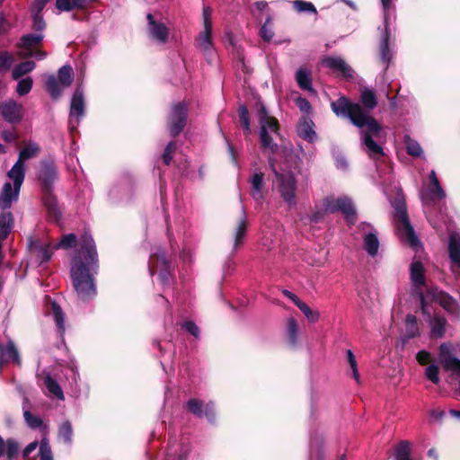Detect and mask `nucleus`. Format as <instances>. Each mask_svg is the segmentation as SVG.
<instances>
[{"instance_id": "f257e3e1", "label": "nucleus", "mask_w": 460, "mask_h": 460, "mask_svg": "<svg viewBox=\"0 0 460 460\" xmlns=\"http://www.w3.org/2000/svg\"><path fill=\"white\" fill-rule=\"evenodd\" d=\"M331 107L337 116L349 118L356 127L361 129V139L369 157L378 159L384 155L381 145L385 140V133L381 125L369 116L367 111L344 96L332 102Z\"/></svg>"}, {"instance_id": "f03ea898", "label": "nucleus", "mask_w": 460, "mask_h": 460, "mask_svg": "<svg viewBox=\"0 0 460 460\" xmlns=\"http://www.w3.org/2000/svg\"><path fill=\"white\" fill-rule=\"evenodd\" d=\"M99 269L98 254L91 234L85 233L80 241V248L72 259L71 280L78 299L89 301L97 293L94 276Z\"/></svg>"}, {"instance_id": "7ed1b4c3", "label": "nucleus", "mask_w": 460, "mask_h": 460, "mask_svg": "<svg viewBox=\"0 0 460 460\" xmlns=\"http://www.w3.org/2000/svg\"><path fill=\"white\" fill-rule=\"evenodd\" d=\"M420 301L421 313L425 321L430 327V336L433 339H438L444 336L446 332L447 321L443 316L437 315L431 306L432 303H438L447 312L460 315V305L451 296L437 288L429 287L426 289V294L420 292Z\"/></svg>"}, {"instance_id": "20e7f679", "label": "nucleus", "mask_w": 460, "mask_h": 460, "mask_svg": "<svg viewBox=\"0 0 460 460\" xmlns=\"http://www.w3.org/2000/svg\"><path fill=\"white\" fill-rule=\"evenodd\" d=\"M269 164L275 174L276 183L282 199L289 207H295L296 203V181L294 172L288 170V164H285V167L279 171L273 157L269 158Z\"/></svg>"}, {"instance_id": "39448f33", "label": "nucleus", "mask_w": 460, "mask_h": 460, "mask_svg": "<svg viewBox=\"0 0 460 460\" xmlns=\"http://www.w3.org/2000/svg\"><path fill=\"white\" fill-rule=\"evenodd\" d=\"M392 205L394 208L395 217L397 219L396 227L401 238L407 242L411 247L417 248L420 244L419 240L410 224L403 199L398 198Z\"/></svg>"}, {"instance_id": "423d86ee", "label": "nucleus", "mask_w": 460, "mask_h": 460, "mask_svg": "<svg viewBox=\"0 0 460 460\" xmlns=\"http://www.w3.org/2000/svg\"><path fill=\"white\" fill-rule=\"evenodd\" d=\"M259 119L261 124V141L264 149L270 150L273 154L279 151V147L273 144L272 136L278 134V121L270 117L263 105L259 109Z\"/></svg>"}, {"instance_id": "0eeeda50", "label": "nucleus", "mask_w": 460, "mask_h": 460, "mask_svg": "<svg viewBox=\"0 0 460 460\" xmlns=\"http://www.w3.org/2000/svg\"><path fill=\"white\" fill-rule=\"evenodd\" d=\"M7 176L13 181V188L10 182L4 183L0 193V208L3 209L11 207L12 202L17 200L24 177L15 169H11L7 172Z\"/></svg>"}, {"instance_id": "6e6552de", "label": "nucleus", "mask_w": 460, "mask_h": 460, "mask_svg": "<svg viewBox=\"0 0 460 460\" xmlns=\"http://www.w3.org/2000/svg\"><path fill=\"white\" fill-rule=\"evenodd\" d=\"M323 208L327 213L342 212L348 222L353 224L356 218V209L352 201L346 197H327L323 201Z\"/></svg>"}, {"instance_id": "1a4fd4ad", "label": "nucleus", "mask_w": 460, "mask_h": 460, "mask_svg": "<svg viewBox=\"0 0 460 460\" xmlns=\"http://www.w3.org/2000/svg\"><path fill=\"white\" fill-rule=\"evenodd\" d=\"M146 20L149 38L159 44L166 43L169 37V28L165 19L160 15L148 13Z\"/></svg>"}, {"instance_id": "9d476101", "label": "nucleus", "mask_w": 460, "mask_h": 460, "mask_svg": "<svg viewBox=\"0 0 460 460\" xmlns=\"http://www.w3.org/2000/svg\"><path fill=\"white\" fill-rule=\"evenodd\" d=\"M84 115V98L81 88H77L70 103L69 127L71 130L76 128L81 118Z\"/></svg>"}, {"instance_id": "9b49d317", "label": "nucleus", "mask_w": 460, "mask_h": 460, "mask_svg": "<svg viewBox=\"0 0 460 460\" xmlns=\"http://www.w3.org/2000/svg\"><path fill=\"white\" fill-rule=\"evenodd\" d=\"M187 119V108L182 102L175 104L172 108L169 119V130L172 137L177 136L185 127Z\"/></svg>"}, {"instance_id": "f8f14e48", "label": "nucleus", "mask_w": 460, "mask_h": 460, "mask_svg": "<svg viewBox=\"0 0 460 460\" xmlns=\"http://www.w3.org/2000/svg\"><path fill=\"white\" fill-rule=\"evenodd\" d=\"M0 115L8 123H20L23 118V107L14 100H7L0 104Z\"/></svg>"}, {"instance_id": "ddd939ff", "label": "nucleus", "mask_w": 460, "mask_h": 460, "mask_svg": "<svg viewBox=\"0 0 460 460\" xmlns=\"http://www.w3.org/2000/svg\"><path fill=\"white\" fill-rule=\"evenodd\" d=\"M411 281L414 289V292L420 298V292L425 294L422 291V288L426 287L425 269L423 264L414 259L410 267Z\"/></svg>"}, {"instance_id": "4468645a", "label": "nucleus", "mask_w": 460, "mask_h": 460, "mask_svg": "<svg viewBox=\"0 0 460 460\" xmlns=\"http://www.w3.org/2000/svg\"><path fill=\"white\" fill-rule=\"evenodd\" d=\"M40 146L35 142H29L20 151L17 162L13 164L11 169H15L16 172H21L22 176L25 177V166L24 162L28 159L35 157L40 153Z\"/></svg>"}, {"instance_id": "2eb2a0df", "label": "nucleus", "mask_w": 460, "mask_h": 460, "mask_svg": "<svg viewBox=\"0 0 460 460\" xmlns=\"http://www.w3.org/2000/svg\"><path fill=\"white\" fill-rule=\"evenodd\" d=\"M323 65L344 78H352L353 70L344 59L340 57H328L323 60Z\"/></svg>"}, {"instance_id": "dca6fc26", "label": "nucleus", "mask_w": 460, "mask_h": 460, "mask_svg": "<svg viewBox=\"0 0 460 460\" xmlns=\"http://www.w3.org/2000/svg\"><path fill=\"white\" fill-rule=\"evenodd\" d=\"M362 226L363 229H365V227L371 229V231L369 233H366L363 237L364 250L369 256L375 257L377 255L380 246L377 233L376 231L373 232L371 226L367 223H363Z\"/></svg>"}, {"instance_id": "f3484780", "label": "nucleus", "mask_w": 460, "mask_h": 460, "mask_svg": "<svg viewBox=\"0 0 460 460\" xmlns=\"http://www.w3.org/2000/svg\"><path fill=\"white\" fill-rule=\"evenodd\" d=\"M30 249L31 252L35 256L37 261L40 263L49 261L54 250H56L54 248V244L50 243H31Z\"/></svg>"}, {"instance_id": "a211bd4d", "label": "nucleus", "mask_w": 460, "mask_h": 460, "mask_svg": "<svg viewBox=\"0 0 460 460\" xmlns=\"http://www.w3.org/2000/svg\"><path fill=\"white\" fill-rule=\"evenodd\" d=\"M187 406L190 412L199 417L205 416L209 421L213 420L215 418L214 407L211 403L206 404L205 410H203L202 402L197 399H190L187 402Z\"/></svg>"}, {"instance_id": "6ab92c4d", "label": "nucleus", "mask_w": 460, "mask_h": 460, "mask_svg": "<svg viewBox=\"0 0 460 460\" xmlns=\"http://www.w3.org/2000/svg\"><path fill=\"white\" fill-rule=\"evenodd\" d=\"M264 174L261 172H256L252 174L250 179L251 183V196L256 201L261 202L263 198V189H264Z\"/></svg>"}, {"instance_id": "aec40b11", "label": "nucleus", "mask_w": 460, "mask_h": 460, "mask_svg": "<svg viewBox=\"0 0 460 460\" xmlns=\"http://www.w3.org/2000/svg\"><path fill=\"white\" fill-rule=\"evenodd\" d=\"M449 256L453 262L452 270L455 267L460 268V234L453 232L449 236L448 244Z\"/></svg>"}, {"instance_id": "412c9836", "label": "nucleus", "mask_w": 460, "mask_h": 460, "mask_svg": "<svg viewBox=\"0 0 460 460\" xmlns=\"http://www.w3.org/2000/svg\"><path fill=\"white\" fill-rule=\"evenodd\" d=\"M156 269L160 270L159 272V279L161 280V283L163 285H165L168 283L169 276H170V270H169V264L165 258V255L164 253L158 254L156 256ZM149 270L151 275L154 274L155 266L151 263L149 265Z\"/></svg>"}, {"instance_id": "4be33fe9", "label": "nucleus", "mask_w": 460, "mask_h": 460, "mask_svg": "<svg viewBox=\"0 0 460 460\" xmlns=\"http://www.w3.org/2000/svg\"><path fill=\"white\" fill-rule=\"evenodd\" d=\"M198 48L204 53H208L213 47L212 28H203V31L196 39Z\"/></svg>"}, {"instance_id": "5701e85b", "label": "nucleus", "mask_w": 460, "mask_h": 460, "mask_svg": "<svg viewBox=\"0 0 460 460\" xmlns=\"http://www.w3.org/2000/svg\"><path fill=\"white\" fill-rule=\"evenodd\" d=\"M296 80L301 89L313 92L311 71L309 69L304 67L297 69Z\"/></svg>"}, {"instance_id": "b1692460", "label": "nucleus", "mask_w": 460, "mask_h": 460, "mask_svg": "<svg viewBox=\"0 0 460 460\" xmlns=\"http://www.w3.org/2000/svg\"><path fill=\"white\" fill-rule=\"evenodd\" d=\"M420 198L425 207L426 213H429V206L431 202H434L436 200H442L443 199H445V197H440V195L437 193V190L432 184H430L429 187H427L420 192Z\"/></svg>"}, {"instance_id": "393cba45", "label": "nucleus", "mask_w": 460, "mask_h": 460, "mask_svg": "<svg viewBox=\"0 0 460 460\" xmlns=\"http://www.w3.org/2000/svg\"><path fill=\"white\" fill-rule=\"evenodd\" d=\"M313 121L309 119L304 118L298 125V134L304 139L313 141L315 138V132L313 129Z\"/></svg>"}, {"instance_id": "a878e982", "label": "nucleus", "mask_w": 460, "mask_h": 460, "mask_svg": "<svg viewBox=\"0 0 460 460\" xmlns=\"http://www.w3.org/2000/svg\"><path fill=\"white\" fill-rule=\"evenodd\" d=\"M85 0H56V7L59 12H69L73 9H83Z\"/></svg>"}, {"instance_id": "bb28decb", "label": "nucleus", "mask_w": 460, "mask_h": 460, "mask_svg": "<svg viewBox=\"0 0 460 460\" xmlns=\"http://www.w3.org/2000/svg\"><path fill=\"white\" fill-rule=\"evenodd\" d=\"M389 33L387 31V27L385 26V31L382 37V40L380 43V57L382 61L387 66L390 60L392 59V52L389 49Z\"/></svg>"}, {"instance_id": "cd10ccee", "label": "nucleus", "mask_w": 460, "mask_h": 460, "mask_svg": "<svg viewBox=\"0 0 460 460\" xmlns=\"http://www.w3.org/2000/svg\"><path fill=\"white\" fill-rule=\"evenodd\" d=\"M51 311L58 332L62 336L65 333V314L61 307L56 302L51 303Z\"/></svg>"}, {"instance_id": "c85d7f7f", "label": "nucleus", "mask_w": 460, "mask_h": 460, "mask_svg": "<svg viewBox=\"0 0 460 460\" xmlns=\"http://www.w3.org/2000/svg\"><path fill=\"white\" fill-rule=\"evenodd\" d=\"M56 176V168L52 163L43 162L41 164L40 180L45 183V185H49Z\"/></svg>"}, {"instance_id": "c756f323", "label": "nucleus", "mask_w": 460, "mask_h": 460, "mask_svg": "<svg viewBox=\"0 0 460 460\" xmlns=\"http://www.w3.org/2000/svg\"><path fill=\"white\" fill-rule=\"evenodd\" d=\"M44 385L49 393L56 396L59 400H64V394L58 383L49 375L44 378Z\"/></svg>"}, {"instance_id": "7c9ffc66", "label": "nucleus", "mask_w": 460, "mask_h": 460, "mask_svg": "<svg viewBox=\"0 0 460 460\" xmlns=\"http://www.w3.org/2000/svg\"><path fill=\"white\" fill-rule=\"evenodd\" d=\"M246 230H247V221H246L245 216L243 215L240 218V220L236 226L235 231H234V250L237 249L238 246L242 243L243 239L245 236Z\"/></svg>"}, {"instance_id": "2f4dec72", "label": "nucleus", "mask_w": 460, "mask_h": 460, "mask_svg": "<svg viewBox=\"0 0 460 460\" xmlns=\"http://www.w3.org/2000/svg\"><path fill=\"white\" fill-rule=\"evenodd\" d=\"M13 225V217L10 212L0 215V238L4 239L11 232Z\"/></svg>"}, {"instance_id": "473e14b6", "label": "nucleus", "mask_w": 460, "mask_h": 460, "mask_svg": "<svg viewBox=\"0 0 460 460\" xmlns=\"http://www.w3.org/2000/svg\"><path fill=\"white\" fill-rule=\"evenodd\" d=\"M73 69L70 66H63L58 70V81L62 88L70 86L73 82Z\"/></svg>"}, {"instance_id": "72a5a7b5", "label": "nucleus", "mask_w": 460, "mask_h": 460, "mask_svg": "<svg viewBox=\"0 0 460 460\" xmlns=\"http://www.w3.org/2000/svg\"><path fill=\"white\" fill-rule=\"evenodd\" d=\"M45 84L48 92L53 98L56 99L60 96L64 88H62L55 75H49Z\"/></svg>"}, {"instance_id": "f704fd0d", "label": "nucleus", "mask_w": 460, "mask_h": 460, "mask_svg": "<svg viewBox=\"0 0 460 460\" xmlns=\"http://www.w3.org/2000/svg\"><path fill=\"white\" fill-rule=\"evenodd\" d=\"M35 68V63L33 61H25L17 65L12 73L13 78L18 80L22 75L31 72Z\"/></svg>"}, {"instance_id": "c9c22d12", "label": "nucleus", "mask_w": 460, "mask_h": 460, "mask_svg": "<svg viewBox=\"0 0 460 460\" xmlns=\"http://www.w3.org/2000/svg\"><path fill=\"white\" fill-rule=\"evenodd\" d=\"M420 334L417 318L414 315H407L405 319V335L407 338H414Z\"/></svg>"}, {"instance_id": "e433bc0d", "label": "nucleus", "mask_w": 460, "mask_h": 460, "mask_svg": "<svg viewBox=\"0 0 460 460\" xmlns=\"http://www.w3.org/2000/svg\"><path fill=\"white\" fill-rule=\"evenodd\" d=\"M287 332H288V342L292 346H296L297 343V337H298V325H297L296 321L293 317H290L288 319Z\"/></svg>"}, {"instance_id": "4c0bfd02", "label": "nucleus", "mask_w": 460, "mask_h": 460, "mask_svg": "<svg viewBox=\"0 0 460 460\" xmlns=\"http://www.w3.org/2000/svg\"><path fill=\"white\" fill-rule=\"evenodd\" d=\"M73 436L72 425L68 420L63 421L58 428V438L66 444H71Z\"/></svg>"}, {"instance_id": "58836bf2", "label": "nucleus", "mask_w": 460, "mask_h": 460, "mask_svg": "<svg viewBox=\"0 0 460 460\" xmlns=\"http://www.w3.org/2000/svg\"><path fill=\"white\" fill-rule=\"evenodd\" d=\"M361 102L367 110H372L376 106V96L374 91L370 89H364L360 95Z\"/></svg>"}, {"instance_id": "ea45409f", "label": "nucleus", "mask_w": 460, "mask_h": 460, "mask_svg": "<svg viewBox=\"0 0 460 460\" xmlns=\"http://www.w3.org/2000/svg\"><path fill=\"white\" fill-rule=\"evenodd\" d=\"M76 236L74 234H68L64 235L61 240L54 244V248L57 249H68L75 244Z\"/></svg>"}, {"instance_id": "a19ab883", "label": "nucleus", "mask_w": 460, "mask_h": 460, "mask_svg": "<svg viewBox=\"0 0 460 460\" xmlns=\"http://www.w3.org/2000/svg\"><path fill=\"white\" fill-rule=\"evenodd\" d=\"M42 39L43 35L41 33L27 34L22 38V44L23 48L29 49L39 44Z\"/></svg>"}, {"instance_id": "79ce46f5", "label": "nucleus", "mask_w": 460, "mask_h": 460, "mask_svg": "<svg viewBox=\"0 0 460 460\" xmlns=\"http://www.w3.org/2000/svg\"><path fill=\"white\" fill-rule=\"evenodd\" d=\"M32 84V79L30 76L21 79L17 84L16 93L21 96L29 93L31 90Z\"/></svg>"}, {"instance_id": "37998d69", "label": "nucleus", "mask_w": 460, "mask_h": 460, "mask_svg": "<svg viewBox=\"0 0 460 460\" xmlns=\"http://www.w3.org/2000/svg\"><path fill=\"white\" fill-rule=\"evenodd\" d=\"M405 145L409 155L420 156L422 154V149L420 144L408 136L405 137Z\"/></svg>"}, {"instance_id": "c03bdc74", "label": "nucleus", "mask_w": 460, "mask_h": 460, "mask_svg": "<svg viewBox=\"0 0 460 460\" xmlns=\"http://www.w3.org/2000/svg\"><path fill=\"white\" fill-rule=\"evenodd\" d=\"M293 5L295 9L298 13H316V9L314 4L310 2H305L303 0H295L293 1Z\"/></svg>"}, {"instance_id": "a18cd8bd", "label": "nucleus", "mask_w": 460, "mask_h": 460, "mask_svg": "<svg viewBox=\"0 0 460 460\" xmlns=\"http://www.w3.org/2000/svg\"><path fill=\"white\" fill-rule=\"evenodd\" d=\"M426 377L430 380L433 384H438L439 378V367L436 364H430L425 369Z\"/></svg>"}, {"instance_id": "49530a36", "label": "nucleus", "mask_w": 460, "mask_h": 460, "mask_svg": "<svg viewBox=\"0 0 460 460\" xmlns=\"http://www.w3.org/2000/svg\"><path fill=\"white\" fill-rule=\"evenodd\" d=\"M346 354H347V359H348L349 365L352 370L353 377L357 383H359L360 376H359V373L358 370V363H357L356 358L350 349H348Z\"/></svg>"}, {"instance_id": "de8ad7c7", "label": "nucleus", "mask_w": 460, "mask_h": 460, "mask_svg": "<svg viewBox=\"0 0 460 460\" xmlns=\"http://www.w3.org/2000/svg\"><path fill=\"white\" fill-rule=\"evenodd\" d=\"M44 204L49 211V213L54 217V219H58L60 216V212L56 204V201L51 197H47L44 200Z\"/></svg>"}, {"instance_id": "09e8293b", "label": "nucleus", "mask_w": 460, "mask_h": 460, "mask_svg": "<svg viewBox=\"0 0 460 460\" xmlns=\"http://www.w3.org/2000/svg\"><path fill=\"white\" fill-rule=\"evenodd\" d=\"M239 115L243 129L246 131L247 134H249L251 132L249 113L245 106L240 107Z\"/></svg>"}, {"instance_id": "8fccbe9b", "label": "nucleus", "mask_w": 460, "mask_h": 460, "mask_svg": "<svg viewBox=\"0 0 460 460\" xmlns=\"http://www.w3.org/2000/svg\"><path fill=\"white\" fill-rule=\"evenodd\" d=\"M23 416L26 423L31 428L35 429L42 425V420L40 418L33 416L28 410H24Z\"/></svg>"}, {"instance_id": "3c124183", "label": "nucleus", "mask_w": 460, "mask_h": 460, "mask_svg": "<svg viewBox=\"0 0 460 460\" xmlns=\"http://www.w3.org/2000/svg\"><path fill=\"white\" fill-rule=\"evenodd\" d=\"M429 180H430V184H432L433 187H435L437 193H438V195H440V197H446V193L438 181L436 172L433 170L430 172Z\"/></svg>"}, {"instance_id": "603ef678", "label": "nucleus", "mask_w": 460, "mask_h": 460, "mask_svg": "<svg viewBox=\"0 0 460 460\" xmlns=\"http://www.w3.org/2000/svg\"><path fill=\"white\" fill-rule=\"evenodd\" d=\"M175 150V143L174 142H169L164 149V155H163V160L165 164H169L172 161V155L173 151Z\"/></svg>"}, {"instance_id": "864d4df0", "label": "nucleus", "mask_w": 460, "mask_h": 460, "mask_svg": "<svg viewBox=\"0 0 460 460\" xmlns=\"http://www.w3.org/2000/svg\"><path fill=\"white\" fill-rule=\"evenodd\" d=\"M13 56L4 52L0 53V70L8 69L13 63Z\"/></svg>"}, {"instance_id": "5fc2aeb1", "label": "nucleus", "mask_w": 460, "mask_h": 460, "mask_svg": "<svg viewBox=\"0 0 460 460\" xmlns=\"http://www.w3.org/2000/svg\"><path fill=\"white\" fill-rule=\"evenodd\" d=\"M19 447L15 441L9 439L5 444V452L9 458L13 457L18 453Z\"/></svg>"}, {"instance_id": "6e6d98bb", "label": "nucleus", "mask_w": 460, "mask_h": 460, "mask_svg": "<svg viewBox=\"0 0 460 460\" xmlns=\"http://www.w3.org/2000/svg\"><path fill=\"white\" fill-rule=\"evenodd\" d=\"M33 19V29L37 31H42L45 28V22L41 14L34 13L32 14Z\"/></svg>"}, {"instance_id": "4d7b16f0", "label": "nucleus", "mask_w": 460, "mask_h": 460, "mask_svg": "<svg viewBox=\"0 0 460 460\" xmlns=\"http://www.w3.org/2000/svg\"><path fill=\"white\" fill-rule=\"evenodd\" d=\"M270 18H268L266 22L261 26V36L263 38L264 40H270L273 37V31L268 26V23L270 22Z\"/></svg>"}, {"instance_id": "13d9d810", "label": "nucleus", "mask_w": 460, "mask_h": 460, "mask_svg": "<svg viewBox=\"0 0 460 460\" xmlns=\"http://www.w3.org/2000/svg\"><path fill=\"white\" fill-rule=\"evenodd\" d=\"M212 9L208 6L203 8V27L212 28Z\"/></svg>"}, {"instance_id": "bf43d9fd", "label": "nucleus", "mask_w": 460, "mask_h": 460, "mask_svg": "<svg viewBox=\"0 0 460 460\" xmlns=\"http://www.w3.org/2000/svg\"><path fill=\"white\" fill-rule=\"evenodd\" d=\"M296 105L300 109V111L304 113H309L311 111V104L305 98H302V97L297 98Z\"/></svg>"}, {"instance_id": "052dcab7", "label": "nucleus", "mask_w": 460, "mask_h": 460, "mask_svg": "<svg viewBox=\"0 0 460 460\" xmlns=\"http://www.w3.org/2000/svg\"><path fill=\"white\" fill-rule=\"evenodd\" d=\"M182 327L194 337H199V329L193 322H185Z\"/></svg>"}, {"instance_id": "680f3d73", "label": "nucleus", "mask_w": 460, "mask_h": 460, "mask_svg": "<svg viewBox=\"0 0 460 460\" xmlns=\"http://www.w3.org/2000/svg\"><path fill=\"white\" fill-rule=\"evenodd\" d=\"M49 1V0H35L31 6L32 14H34V13L40 14L41 11L44 9V7L46 6V4Z\"/></svg>"}, {"instance_id": "e2e57ef3", "label": "nucleus", "mask_w": 460, "mask_h": 460, "mask_svg": "<svg viewBox=\"0 0 460 460\" xmlns=\"http://www.w3.org/2000/svg\"><path fill=\"white\" fill-rule=\"evenodd\" d=\"M431 358L430 353L426 350H420L416 355L417 361L421 364H427Z\"/></svg>"}, {"instance_id": "0e129e2a", "label": "nucleus", "mask_w": 460, "mask_h": 460, "mask_svg": "<svg viewBox=\"0 0 460 460\" xmlns=\"http://www.w3.org/2000/svg\"><path fill=\"white\" fill-rule=\"evenodd\" d=\"M304 314L306 317V319L311 323H315L320 318V313L311 308L308 311L305 312Z\"/></svg>"}, {"instance_id": "69168bd1", "label": "nucleus", "mask_w": 460, "mask_h": 460, "mask_svg": "<svg viewBox=\"0 0 460 460\" xmlns=\"http://www.w3.org/2000/svg\"><path fill=\"white\" fill-rule=\"evenodd\" d=\"M0 137L6 142H11L18 138L17 135L13 131L1 130Z\"/></svg>"}, {"instance_id": "338daca9", "label": "nucleus", "mask_w": 460, "mask_h": 460, "mask_svg": "<svg viewBox=\"0 0 460 460\" xmlns=\"http://www.w3.org/2000/svg\"><path fill=\"white\" fill-rule=\"evenodd\" d=\"M38 447V442L33 441L30 443L23 450V456L28 457L31 452H33Z\"/></svg>"}, {"instance_id": "774afa93", "label": "nucleus", "mask_w": 460, "mask_h": 460, "mask_svg": "<svg viewBox=\"0 0 460 460\" xmlns=\"http://www.w3.org/2000/svg\"><path fill=\"white\" fill-rule=\"evenodd\" d=\"M40 460H53L51 449L40 450Z\"/></svg>"}]
</instances>
